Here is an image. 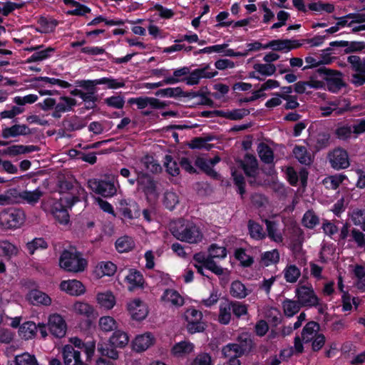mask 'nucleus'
<instances>
[{"label": "nucleus", "instance_id": "21", "mask_svg": "<svg viewBox=\"0 0 365 365\" xmlns=\"http://www.w3.org/2000/svg\"><path fill=\"white\" fill-rule=\"evenodd\" d=\"M155 342V338L150 332L137 336L133 341V349L137 352L148 349Z\"/></svg>", "mask_w": 365, "mask_h": 365}, {"label": "nucleus", "instance_id": "2", "mask_svg": "<svg viewBox=\"0 0 365 365\" xmlns=\"http://www.w3.org/2000/svg\"><path fill=\"white\" fill-rule=\"evenodd\" d=\"M88 262L81 252L64 250L59 258V265L67 272H81L87 267Z\"/></svg>", "mask_w": 365, "mask_h": 365}, {"label": "nucleus", "instance_id": "46", "mask_svg": "<svg viewBox=\"0 0 365 365\" xmlns=\"http://www.w3.org/2000/svg\"><path fill=\"white\" fill-rule=\"evenodd\" d=\"M257 152L261 160L265 163H271L273 161V152L266 144L262 143L258 145Z\"/></svg>", "mask_w": 365, "mask_h": 365}, {"label": "nucleus", "instance_id": "55", "mask_svg": "<svg viewBox=\"0 0 365 365\" xmlns=\"http://www.w3.org/2000/svg\"><path fill=\"white\" fill-rule=\"evenodd\" d=\"M248 229L252 238L255 240H262L265 237V233L260 225L250 220L248 222Z\"/></svg>", "mask_w": 365, "mask_h": 365}, {"label": "nucleus", "instance_id": "43", "mask_svg": "<svg viewBox=\"0 0 365 365\" xmlns=\"http://www.w3.org/2000/svg\"><path fill=\"white\" fill-rule=\"evenodd\" d=\"M302 306L298 303V301L292 299H285L282 302V308L284 314L288 317H293L297 314Z\"/></svg>", "mask_w": 365, "mask_h": 365}, {"label": "nucleus", "instance_id": "26", "mask_svg": "<svg viewBox=\"0 0 365 365\" xmlns=\"http://www.w3.org/2000/svg\"><path fill=\"white\" fill-rule=\"evenodd\" d=\"M230 293L234 298L242 299L248 296L251 290L240 281L235 280L231 283Z\"/></svg>", "mask_w": 365, "mask_h": 365}, {"label": "nucleus", "instance_id": "32", "mask_svg": "<svg viewBox=\"0 0 365 365\" xmlns=\"http://www.w3.org/2000/svg\"><path fill=\"white\" fill-rule=\"evenodd\" d=\"M115 246L118 252H128L133 249L135 242L130 237L125 235L119 237L115 241Z\"/></svg>", "mask_w": 365, "mask_h": 365}, {"label": "nucleus", "instance_id": "44", "mask_svg": "<svg viewBox=\"0 0 365 365\" xmlns=\"http://www.w3.org/2000/svg\"><path fill=\"white\" fill-rule=\"evenodd\" d=\"M47 242L42 237H36L26 244V249L30 255H34L36 250L48 248Z\"/></svg>", "mask_w": 365, "mask_h": 365}, {"label": "nucleus", "instance_id": "19", "mask_svg": "<svg viewBox=\"0 0 365 365\" xmlns=\"http://www.w3.org/2000/svg\"><path fill=\"white\" fill-rule=\"evenodd\" d=\"M32 133L31 129L25 124H14L11 127H6L2 129L1 136L8 139L16 138L19 135H29Z\"/></svg>", "mask_w": 365, "mask_h": 365}, {"label": "nucleus", "instance_id": "3", "mask_svg": "<svg viewBox=\"0 0 365 365\" xmlns=\"http://www.w3.org/2000/svg\"><path fill=\"white\" fill-rule=\"evenodd\" d=\"M80 201V197L72 194H67L60 197L59 201L53 205V215L55 218L63 225L69 222L68 209H71L76 202Z\"/></svg>", "mask_w": 365, "mask_h": 365}, {"label": "nucleus", "instance_id": "40", "mask_svg": "<svg viewBox=\"0 0 365 365\" xmlns=\"http://www.w3.org/2000/svg\"><path fill=\"white\" fill-rule=\"evenodd\" d=\"M148 277L153 279L157 285H170L173 283L170 275L161 271L153 270Z\"/></svg>", "mask_w": 365, "mask_h": 365}, {"label": "nucleus", "instance_id": "6", "mask_svg": "<svg viewBox=\"0 0 365 365\" xmlns=\"http://www.w3.org/2000/svg\"><path fill=\"white\" fill-rule=\"evenodd\" d=\"M158 182L147 173H138V189L141 190L148 200L158 197Z\"/></svg>", "mask_w": 365, "mask_h": 365}, {"label": "nucleus", "instance_id": "7", "mask_svg": "<svg viewBox=\"0 0 365 365\" xmlns=\"http://www.w3.org/2000/svg\"><path fill=\"white\" fill-rule=\"evenodd\" d=\"M88 185L93 192L103 197H113L117 192L114 182L110 180L91 179Z\"/></svg>", "mask_w": 365, "mask_h": 365}, {"label": "nucleus", "instance_id": "42", "mask_svg": "<svg viewBox=\"0 0 365 365\" xmlns=\"http://www.w3.org/2000/svg\"><path fill=\"white\" fill-rule=\"evenodd\" d=\"M232 307L230 302H225L220 305L218 320L222 324H227L231 319Z\"/></svg>", "mask_w": 365, "mask_h": 365}, {"label": "nucleus", "instance_id": "1", "mask_svg": "<svg viewBox=\"0 0 365 365\" xmlns=\"http://www.w3.org/2000/svg\"><path fill=\"white\" fill-rule=\"evenodd\" d=\"M129 342V336L125 331L115 329L108 340V343L98 344V351L102 356H107L112 359L118 358L116 348H124Z\"/></svg>", "mask_w": 365, "mask_h": 365}, {"label": "nucleus", "instance_id": "14", "mask_svg": "<svg viewBox=\"0 0 365 365\" xmlns=\"http://www.w3.org/2000/svg\"><path fill=\"white\" fill-rule=\"evenodd\" d=\"M349 108V103L346 99H339L330 101L328 105L321 106L320 110L322 116H328L333 112L341 114L347 110Z\"/></svg>", "mask_w": 365, "mask_h": 365}, {"label": "nucleus", "instance_id": "45", "mask_svg": "<svg viewBox=\"0 0 365 365\" xmlns=\"http://www.w3.org/2000/svg\"><path fill=\"white\" fill-rule=\"evenodd\" d=\"M309 9L317 13H328L331 14L334 11V5L330 3H324L322 1L313 2L309 4Z\"/></svg>", "mask_w": 365, "mask_h": 365}, {"label": "nucleus", "instance_id": "18", "mask_svg": "<svg viewBox=\"0 0 365 365\" xmlns=\"http://www.w3.org/2000/svg\"><path fill=\"white\" fill-rule=\"evenodd\" d=\"M300 46L296 41L288 39H277L269 41L264 44V49L271 48L273 51H288L297 48Z\"/></svg>", "mask_w": 365, "mask_h": 365}, {"label": "nucleus", "instance_id": "57", "mask_svg": "<svg viewBox=\"0 0 365 365\" xmlns=\"http://www.w3.org/2000/svg\"><path fill=\"white\" fill-rule=\"evenodd\" d=\"M76 86L82 88L86 92H94L97 93L98 85V79L93 80H77L75 82Z\"/></svg>", "mask_w": 365, "mask_h": 365}, {"label": "nucleus", "instance_id": "58", "mask_svg": "<svg viewBox=\"0 0 365 365\" xmlns=\"http://www.w3.org/2000/svg\"><path fill=\"white\" fill-rule=\"evenodd\" d=\"M99 327L105 332H108L116 329V321L110 316H104L99 319Z\"/></svg>", "mask_w": 365, "mask_h": 365}, {"label": "nucleus", "instance_id": "34", "mask_svg": "<svg viewBox=\"0 0 365 365\" xmlns=\"http://www.w3.org/2000/svg\"><path fill=\"white\" fill-rule=\"evenodd\" d=\"M63 125L66 130L73 132L83 128L86 126V123L78 116L73 115L68 120L65 119L63 121Z\"/></svg>", "mask_w": 365, "mask_h": 365}, {"label": "nucleus", "instance_id": "49", "mask_svg": "<svg viewBox=\"0 0 365 365\" xmlns=\"http://www.w3.org/2000/svg\"><path fill=\"white\" fill-rule=\"evenodd\" d=\"M347 61L351 64V68L356 73L365 74V58L361 59L358 56H349Z\"/></svg>", "mask_w": 365, "mask_h": 365}, {"label": "nucleus", "instance_id": "20", "mask_svg": "<svg viewBox=\"0 0 365 365\" xmlns=\"http://www.w3.org/2000/svg\"><path fill=\"white\" fill-rule=\"evenodd\" d=\"M60 288L72 296H80L86 292V288L83 283L76 279L61 282Z\"/></svg>", "mask_w": 365, "mask_h": 365}, {"label": "nucleus", "instance_id": "10", "mask_svg": "<svg viewBox=\"0 0 365 365\" xmlns=\"http://www.w3.org/2000/svg\"><path fill=\"white\" fill-rule=\"evenodd\" d=\"M251 346V341L246 336L243 341L239 344H229L223 347L222 352L225 357L228 359L238 358L243 355Z\"/></svg>", "mask_w": 365, "mask_h": 365}, {"label": "nucleus", "instance_id": "28", "mask_svg": "<svg viewBox=\"0 0 365 365\" xmlns=\"http://www.w3.org/2000/svg\"><path fill=\"white\" fill-rule=\"evenodd\" d=\"M319 325L314 322H308L302 332V339L304 343L311 342L319 334Z\"/></svg>", "mask_w": 365, "mask_h": 365}, {"label": "nucleus", "instance_id": "31", "mask_svg": "<svg viewBox=\"0 0 365 365\" xmlns=\"http://www.w3.org/2000/svg\"><path fill=\"white\" fill-rule=\"evenodd\" d=\"M98 303L103 307L110 309L115 304V298L113 292L107 291L106 292L98 293L97 294Z\"/></svg>", "mask_w": 365, "mask_h": 365}, {"label": "nucleus", "instance_id": "54", "mask_svg": "<svg viewBox=\"0 0 365 365\" xmlns=\"http://www.w3.org/2000/svg\"><path fill=\"white\" fill-rule=\"evenodd\" d=\"M364 16V14H361L356 17L354 14H349L347 16L339 18L336 24L339 29L344 27L345 26H351L352 23L359 22L361 20L365 21Z\"/></svg>", "mask_w": 365, "mask_h": 365}, {"label": "nucleus", "instance_id": "35", "mask_svg": "<svg viewBox=\"0 0 365 365\" xmlns=\"http://www.w3.org/2000/svg\"><path fill=\"white\" fill-rule=\"evenodd\" d=\"M55 51V48L53 47H48L44 50L38 51L34 52L31 56H29L26 60V63H31L38 61H42L43 60L48 59L51 57V53Z\"/></svg>", "mask_w": 365, "mask_h": 365}, {"label": "nucleus", "instance_id": "23", "mask_svg": "<svg viewBox=\"0 0 365 365\" xmlns=\"http://www.w3.org/2000/svg\"><path fill=\"white\" fill-rule=\"evenodd\" d=\"M40 150V148L37 145H13L2 150L3 155L9 156H16L21 154L29 153Z\"/></svg>", "mask_w": 365, "mask_h": 365}, {"label": "nucleus", "instance_id": "16", "mask_svg": "<svg viewBox=\"0 0 365 365\" xmlns=\"http://www.w3.org/2000/svg\"><path fill=\"white\" fill-rule=\"evenodd\" d=\"M128 310L133 319L140 322L148 314V308L140 299H135L128 304Z\"/></svg>", "mask_w": 365, "mask_h": 365}, {"label": "nucleus", "instance_id": "17", "mask_svg": "<svg viewBox=\"0 0 365 365\" xmlns=\"http://www.w3.org/2000/svg\"><path fill=\"white\" fill-rule=\"evenodd\" d=\"M64 365H79L83 361L81 358V351L76 350L71 344H66L62 350Z\"/></svg>", "mask_w": 365, "mask_h": 365}, {"label": "nucleus", "instance_id": "25", "mask_svg": "<svg viewBox=\"0 0 365 365\" xmlns=\"http://www.w3.org/2000/svg\"><path fill=\"white\" fill-rule=\"evenodd\" d=\"M202 235L196 225H187L184 230V242L188 243H197L201 241Z\"/></svg>", "mask_w": 365, "mask_h": 365}, {"label": "nucleus", "instance_id": "13", "mask_svg": "<svg viewBox=\"0 0 365 365\" xmlns=\"http://www.w3.org/2000/svg\"><path fill=\"white\" fill-rule=\"evenodd\" d=\"M329 160L335 170L345 169L350 165L348 153L341 148H336L329 155Z\"/></svg>", "mask_w": 365, "mask_h": 365}, {"label": "nucleus", "instance_id": "9", "mask_svg": "<svg viewBox=\"0 0 365 365\" xmlns=\"http://www.w3.org/2000/svg\"><path fill=\"white\" fill-rule=\"evenodd\" d=\"M185 317L189 333L195 334L205 329V323L202 321V314L200 312L195 309H189L186 311Z\"/></svg>", "mask_w": 365, "mask_h": 365}, {"label": "nucleus", "instance_id": "63", "mask_svg": "<svg viewBox=\"0 0 365 365\" xmlns=\"http://www.w3.org/2000/svg\"><path fill=\"white\" fill-rule=\"evenodd\" d=\"M170 230L177 240L182 242V218L172 221L170 224Z\"/></svg>", "mask_w": 365, "mask_h": 365}, {"label": "nucleus", "instance_id": "52", "mask_svg": "<svg viewBox=\"0 0 365 365\" xmlns=\"http://www.w3.org/2000/svg\"><path fill=\"white\" fill-rule=\"evenodd\" d=\"M155 95L161 98L180 97L182 96V88L181 87L166 88L158 90Z\"/></svg>", "mask_w": 365, "mask_h": 365}, {"label": "nucleus", "instance_id": "48", "mask_svg": "<svg viewBox=\"0 0 365 365\" xmlns=\"http://www.w3.org/2000/svg\"><path fill=\"white\" fill-rule=\"evenodd\" d=\"M346 178L344 175L336 174L326 178L323 180V183L327 188L335 190Z\"/></svg>", "mask_w": 365, "mask_h": 365}, {"label": "nucleus", "instance_id": "61", "mask_svg": "<svg viewBox=\"0 0 365 365\" xmlns=\"http://www.w3.org/2000/svg\"><path fill=\"white\" fill-rule=\"evenodd\" d=\"M253 68L257 73L264 76H272L276 71V67L271 63H257Z\"/></svg>", "mask_w": 365, "mask_h": 365}, {"label": "nucleus", "instance_id": "51", "mask_svg": "<svg viewBox=\"0 0 365 365\" xmlns=\"http://www.w3.org/2000/svg\"><path fill=\"white\" fill-rule=\"evenodd\" d=\"M142 163L145 169L152 173H158L162 170L160 165L152 156L145 155L143 158Z\"/></svg>", "mask_w": 365, "mask_h": 365}, {"label": "nucleus", "instance_id": "33", "mask_svg": "<svg viewBox=\"0 0 365 365\" xmlns=\"http://www.w3.org/2000/svg\"><path fill=\"white\" fill-rule=\"evenodd\" d=\"M206 98L198 93H187L184 92V106L193 107L205 103Z\"/></svg>", "mask_w": 365, "mask_h": 365}, {"label": "nucleus", "instance_id": "39", "mask_svg": "<svg viewBox=\"0 0 365 365\" xmlns=\"http://www.w3.org/2000/svg\"><path fill=\"white\" fill-rule=\"evenodd\" d=\"M293 154L302 164L309 165L312 163V155L304 146L296 145L293 150Z\"/></svg>", "mask_w": 365, "mask_h": 365}, {"label": "nucleus", "instance_id": "38", "mask_svg": "<svg viewBox=\"0 0 365 365\" xmlns=\"http://www.w3.org/2000/svg\"><path fill=\"white\" fill-rule=\"evenodd\" d=\"M161 299L165 302H170L175 306L182 305V297L174 289H167L161 297Z\"/></svg>", "mask_w": 365, "mask_h": 365}, {"label": "nucleus", "instance_id": "59", "mask_svg": "<svg viewBox=\"0 0 365 365\" xmlns=\"http://www.w3.org/2000/svg\"><path fill=\"white\" fill-rule=\"evenodd\" d=\"M208 253L212 260L214 259H224L227 256L226 248L216 244H212L210 246Z\"/></svg>", "mask_w": 365, "mask_h": 365}, {"label": "nucleus", "instance_id": "12", "mask_svg": "<svg viewBox=\"0 0 365 365\" xmlns=\"http://www.w3.org/2000/svg\"><path fill=\"white\" fill-rule=\"evenodd\" d=\"M48 330L53 336L62 338L66 333V324L63 318L58 314L48 317Z\"/></svg>", "mask_w": 365, "mask_h": 365}, {"label": "nucleus", "instance_id": "50", "mask_svg": "<svg viewBox=\"0 0 365 365\" xmlns=\"http://www.w3.org/2000/svg\"><path fill=\"white\" fill-rule=\"evenodd\" d=\"M14 362V365H38L35 356L28 352L16 356Z\"/></svg>", "mask_w": 365, "mask_h": 365}, {"label": "nucleus", "instance_id": "37", "mask_svg": "<svg viewBox=\"0 0 365 365\" xmlns=\"http://www.w3.org/2000/svg\"><path fill=\"white\" fill-rule=\"evenodd\" d=\"M175 77H166L163 81L158 83H148V88H155L163 86L166 84H175L180 82V80L178 78L182 76V68H179L174 71Z\"/></svg>", "mask_w": 365, "mask_h": 365}, {"label": "nucleus", "instance_id": "5", "mask_svg": "<svg viewBox=\"0 0 365 365\" xmlns=\"http://www.w3.org/2000/svg\"><path fill=\"white\" fill-rule=\"evenodd\" d=\"M295 294L302 307H312L319 303V299L311 284H299L295 289Z\"/></svg>", "mask_w": 365, "mask_h": 365}, {"label": "nucleus", "instance_id": "8", "mask_svg": "<svg viewBox=\"0 0 365 365\" xmlns=\"http://www.w3.org/2000/svg\"><path fill=\"white\" fill-rule=\"evenodd\" d=\"M184 68V81L187 84L192 86L197 84L201 78H211L217 75V72L211 68L210 65H205L201 68H197L187 74Z\"/></svg>", "mask_w": 365, "mask_h": 365}, {"label": "nucleus", "instance_id": "41", "mask_svg": "<svg viewBox=\"0 0 365 365\" xmlns=\"http://www.w3.org/2000/svg\"><path fill=\"white\" fill-rule=\"evenodd\" d=\"M249 110L245 108L234 109L232 110L220 111V116L229 120H240L249 114Z\"/></svg>", "mask_w": 365, "mask_h": 365}, {"label": "nucleus", "instance_id": "62", "mask_svg": "<svg viewBox=\"0 0 365 365\" xmlns=\"http://www.w3.org/2000/svg\"><path fill=\"white\" fill-rule=\"evenodd\" d=\"M195 165L204 170L207 175L217 178V173L212 168L210 160L204 158H198L195 160Z\"/></svg>", "mask_w": 365, "mask_h": 365}, {"label": "nucleus", "instance_id": "27", "mask_svg": "<svg viewBox=\"0 0 365 365\" xmlns=\"http://www.w3.org/2000/svg\"><path fill=\"white\" fill-rule=\"evenodd\" d=\"M37 332V326L33 322L28 321L23 323L19 329L20 337L24 340H29L35 336Z\"/></svg>", "mask_w": 365, "mask_h": 365}, {"label": "nucleus", "instance_id": "36", "mask_svg": "<svg viewBox=\"0 0 365 365\" xmlns=\"http://www.w3.org/2000/svg\"><path fill=\"white\" fill-rule=\"evenodd\" d=\"M285 280L289 283L296 282L301 275L300 269L294 264H289L283 270Z\"/></svg>", "mask_w": 365, "mask_h": 365}, {"label": "nucleus", "instance_id": "11", "mask_svg": "<svg viewBox=\"0 0 365 365\" xmlns=\"http://www.w3.org/2000/svg\"><path fill=\"white\" fill-rule=\"evenodd\" d=\"M194 259L197 262L202 264V266L195 265V267L197 269L198 272L202 275H205L202 272V267L210 270L217 275H222L225 272H227L226 269L222 268L220 266L217 265L214 260L211 259L209 255L205 256L203 253H197L194 256Z\"/></svg>", "mask_w": 365, "mask_h": 365}, {"label": "nucleus", "instance_id": "22", "mask_svg": "<svg viewBox=\"0 0 365 365\" xmlns=\"http://www.w3.org/2000/svg\"><path fill=\"white\" fill-rule=\"evenodd\" d=\"M27 299L35 306L40 304L48 306L51 303V297L38 289H31L26 296Z\"/></svg>", "mask_w": 365, "mask_h": 365}, {"label": "nucleus", "instance_id": "56", "mask_svg": "<svg viewBox=\"0 0 365 365\" xmlns=\"http://www.w3.org/2000/svg\"><path fill=\"white\" fill-rule=\"evenodd\" d=\"M164 165L167 173L172 176H177L180 174V167L176 160H173L171 155H165Z\"/></svg>", "mask_w": 365, "mask_h": 365}, {"label": "nucleus", "instance_id": "53", "mask_svg": "<svg viewBox=\"0 0 365 365\" xmlns=\"http://www.w3.org/2000/svg\"><path fill=\"white\" fill-rule=\"evenodd\" d=\"M42 195L43 193L40 190L36 189L34 191L25 190L22 192L19 196L28 203L34 205L38 202Z\"/></svg>", "mask_w": 365, "mask_h": 365}, {"label": "nucleus", "instance_id": "64", "mask_svg": "<svg viewBox=\"0 0 365 365\" xmlns=\"http://www.w3.org/2000/svg\"><path fill=\"white\" fill-rule=\"evenodd\" d=\"M354 274L356 279V286L359 289L365 291V268L357 265L354 269Z\"/></svg>", "mask_w": 365, "mask_h": 365}, {"label": "nucleus", "instance_id": "60", "mask_svg": "<svg viewBox=\"0 0 365 365\" xmlns=\"http://www.w3.org/2000/svg\"><path fill=\"white\" fill-rule=\"evenodd\" d=\"M38 24L43 29V31L41 32L47 33L54 31L58 24V21L54 19H48L45 16H41L38 20Z\"/></svg>", "mask_w": 365, "mask_h": 365}, {"label": "nucleus", "instance_id": "29", "mask_svg": "<svg viewBox=\"0 0 365 365\" xmlns=\"http://www.w3.org/2000/svg\"><path fill=\"white\" fill-rule=\"evenodd\" d=\"M240 165L248 176H254L257 170V160L252 155L247 154Z\"/></svg>", "mask_w": 365, "mask_h": 365}, {"label": "nucleus", "instance_id": "47", "mask_svg": "<svg viewBox=\"0 0 365 365\" xmlns=\"http://www.w3.org/2000/svg\"><path fill=\"white\" fill-rule=\"evenodd\" d=\"M269 237L276 242H282L283 240L282 233L277 230L275 222L265 220Z\"/></svg>", "mask_w": 365, "mask_h": 365}, {"label": "nucleus", "instance_id": "4", "mask_svg": "<svg viewBox=\"0 0 365 365\" xmlns=\"http://www.w3.org/2000/svg\"><path fill=\"white\" fill-rule=\"evenodd\" d=\"M24 212L20 208L11 207L0 212V224L6 229L18 228L24 222Z\"/></svg>", "mask_w": 365, "mask_h": 365}, {"label": "nucleus", "instance_id": "15", "mask_svg": "<svg viewBox=\"0 0 365 365\" xmlns=\"http://www.w3.org/2000/svg\"><path fill=\"white\" fill-rule=\"evenodd\" d=\"M322 72L327 82L328 89L332 93H336L344 86V83L341 78V73L336 72L330 69H320Z\"/></svg>", "mask_w": 365, "mask_h": 365}, {"label": "nucleus", "instance_id": "30", "mask_svg": "<svg viewBox=\"0 0 365 365\" xmlns=\"http://www.w3.org/2000/svg\"><path fill=\"white\" fill-rule=\"evenodd\" d=\"M98 79V85H104L105 89H118L125 86V80L123 78H114L110 76Z\"/></svg>", "mask_w": 365, "mask_h": 365}, {"label": "nucleus", "instance_id": "24", "mask_svg": "<svg viewBox=\"0 0 365 365\" xmlns=\"http://www.w3.org/2000/svg\"><path fill=\"white\" fill-rule=\"evenodd\" d=\"M125 280L130 284L129 290H133L135 289H143L144 287V277L143 274L135 269H130L128 274L125 277Z\"/></svg>", "mask_w": 365, "mask_h": 365}]
</instances>
